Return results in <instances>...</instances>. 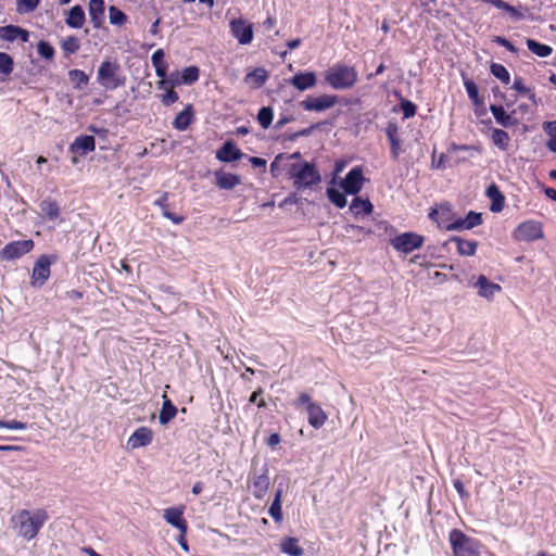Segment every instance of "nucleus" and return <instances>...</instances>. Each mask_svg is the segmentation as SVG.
Returning a JSON list of instances; mask_svg holds the SVG:
<instances>
[{"mask_svg":"<svg viewBox=\"0 0 556 556\" xmlns=\"http://www.w3.org/2000/svg\"><path fill=\"white\" fill-rule=\"evenodd\" d=\"M47 520L48 514L43 509H22L11 518L13 529L21 538L27 541L37 536Z\"/></svg>","mask_w":556,"mask_h":556,"instance_id":"1","label":"nucleus"},{"mask_svg":"<svg viewBox=\"0 0 556 556\" xmlns=\"http://www.w3.org/2000/svg\"><path fill=\"white\" fill-rule=\"evenodd\" d=\"M325 79L333 89L344 90L356 84L358 74L353 66L338 63L325 73Z\"/></svg>","mask_w":556,"mask_h":556,"instance_id":"2","label":"nucleus"},{"mask_svg":"<svg viewBox=\"0 0 556 556\" xmlns=\"http://www.w3.org/2000/svg\"><path fill=\"white\" fill-rule=\"evenodd\" d=\"M289 176L293 179V185L296 189L311 188L321 180L319 172L313 164L307 162L292 164L289 169Z\"/></svg>","mask_w":556,"mask_h":556,"instance_id":"3","label":"nucleus"},{"mask_svg":"<svg viewBox=\"0 0 556 556\" xmlns=\"http://www.w3.org/2000/svg\"><path fill=\"white\" fill-rule=\"evenodd\" d=\"M448 540L454 556H480L481 544L478 540L467 536L460 530L450 532Z\"/></svg>","mask_w":556,"mask_h":556,"instance_id":"4","label":"nucleus"},{"mask_svg":"<svg viewBox=\"0 0 556 556\" xmlns=\"http://www.w3.org/2000/svg\"><path fill=\"white\" fill-rule=\"evenodd\" d=\"M97 79L108 90H114L125 85V77L121 75L118 64L104 61L98 68Z\"/></svg>","mask_w":556,"mask_h":556,"instance_id":"5","label":"nucleus"},{"mask_svg":"<svg viewBox=\"0 0 556 556\" xmlns=\"http://www.w3.org/2000/svg\"><path fill=\"white\" fill-rule=\"evenodd\" d=\"M56 256H50L47 254L40 255L34 264L30 285L34 288L42 287L51 275V264L56 262Z\"/></svg>","mask_w":556,"mask_h":556,"instance_id":"6","label":"nucleus"},{"mask_svg":"<svg viewBox=\"0 0 556 556\" xmlns=\"http://www.w3.org/2000/svg\"><path fill=\"white\" fill-rule=\"evenodd\" d=\"M513 237L517 241L531 242L544 238L541 222L528 219L520 223L514 230Z\"/></svg>","mask_w":556,"mask_h":556,"instance_id":"7","label":"nucleus"},{"mask_svg":"<svg viewBox=\"0 0 556 556\" xmlns=\"http://www.w3.org/2000/svg\"><path fill=\"white\" fill-rule=\"evenodd\" d=\"M424 241V237L416 232H403L391 239L390 243L397 252L407 254L419 249Z\"/></svg>","mask_w":556,"mask_h":556,"instance_id":"8","label":"nucleus"},{"mask_svg":"<svg viewBox=\"0 0 556 556\" xmlns=\"http://www.w3.org/2000/svg\"><path fill=\"white\" fill-rule=\"evenodd\" d=\"M34 247L35 243L31 239L9 242L0 251V258L3 261L17 260L31 252Z\"/></svg>","mask_w":556,"mask_h":556,"instance_id":"9","label":"nucleus"},{"mask_svg":"<svg viewBox=\"0 0 556 556\" xmlns=\"http://www.w3.org/2000/svg\"><path fill=\"white\" fill-rule=\"evenodd\" d=\"M249 488L255 498L262 500L265 496L269 488V477L266 467L261 468L258 471L254 470L250 475Z\"/></svg>","mask_w":556,"mask_h":556,"instance_id":"10","label":"nucleus"},{"mask_svg":"<svg viewBox=\"0 0 556 556\" xmlns=\"http://www.w3.org/2000/svg\"><path fill=\"white\" fill-rule=\"evenodd\" d=\"M364 180L362 167L355 166L348 173L340 186L345 193L357 194L363 188Z\"/></svg>","mask_w":556,"mask_h":556,"instance_id":"11","label":"nucleus"},{"mask_svg":"<svg viewBox=\"0 0 556 556\" xmlns=\"http://www.w3.org/2000/svg\"><path fill=\"white\" fill-rule=\"evenodd\" d=\"M337 103V96L321 94L309 97L301 102V106L309 112H323L332 108Z\"/></svg>","mask_w":556,"mask_h":556,"instance_id":"12","label":"nucleus"},{"mask_svg":"<svg viewBox=\"0 0 556 556\" xmlns=\"http://www.w3.org/2000/svg\"><path fill=\"white\" fill-rule=\"evenodd\" d=\"M230 30L240 45H249L253 39V25L245 20L231 21Z\"/></svg>","mask_w":556,"mask_h":556,"instance_id":"13","label":"nucleus"},{"mask_svg":"<svg viewBox=\"0 0 556 556\" xmlns=\"http://www.w3.org/2000/svg\"><path fill=\"white\" fill-rule=\"evenodd\" d=\"M184 506L166 508L163 511V518L167 523L177 528L179 532L187 533L188 525L184 519Z\"/></svg>","mask_w":556,"mask_h":556,"instance_id":"14","label":"nucleus"},{"mask_svg":"<svg viewBox=\"0 0 556 556\" xmlns=\"http://www.w3.org/2000/svg\"><path fill=\"white\" fill-rule=\"evenodd\" d=\"M482 223V216L480 213H476L470 211L466 218H455L450 224V226H445L446 230H458V229H472L473 227L480 225Z\"/></svg>","mask_w":556,"mask_h":556,"instance_id":"15","label":"nucleus"},{"mask_svg":"<svg viewBox=\"0 0 556 556\" xmlns=\"http://www.w3.org/2000/svg\"><path fill=\"white\" fill-rule=\"evenodd\" d=\"M289 84L299 91H305L316 86L317 76L314 72H300L289 80Z\"/></svg>","mask_w":556,"mask_h":556,"instance_id":"16","label":"nucleus"},{"mask_svg":"<svg viewBox=\"0 0 556 556\" xmlns=\"http://www.w3.org/2000/svg\"><path fill=\"white\" fill-rule=\"evenodd\" d=\"M152 439V430L148 427H140L129 437L127 444L135 450L149 445Z\"/></svg>","mask_w":556,"mask_h":556,"instance_id":"17","label":"nucleus"},{"mask_svg":"<svg viewBox=\"0 0 556 556\" xmlns=\"http://www.w3.org/2000/svg\"><path fill=\"white\" fill-rule=\"evenodd\" d=\"M475 286L478 288V294L484 299L491 300L495 293L502 290L501 286L491 282L485 276L480 275Z\"/></svg>","mask_w":556,"mask_h":556,"instance_id":"18","label":"nucleus"},{"mask_svg":"<svg viewBox=\"0 0 556 556\" xmlns=\"http://www.w3.org/2000/svg\"><path fill=\"white\" fill-rule=\"evenodd\" d=\"M96 148V140L92 136H79L71 144V152L79 155H86L88 152L93 151Z\"/></svg>","mask_w":556,"mask_h":556,"instance_id":"19","label":"nucleus"},{"mask_svg":"<svg viewBox=\"0 0 556 556\" xmlns=\"http://www.w3.org/2000/svg\"><path fill=\"white\" fill-rule=\"evenodd\" d=\"M386 135L391 146V156L396 160L401 153L400 129L395 123L389 122Z\"/></svg>","mask_w":556,"mask_h":556,"instance_id":"20","label":"nucleus"},{"mask_svg":"<svg viewBox=\"0 0 556 556\" xmlns=\"http://www.w3.org/2000/svg\"><path fill=\"white\" fill-rule=\"evenodd\" d=\"M242 156L243 153L233 144L232 141H226L216 153V157L220 162L238 161Z\"/></svg>","mask_w":556,"mask_h":556,"instance_id":"21","label":"nucleus"},{"mask_svg":"<svg viewBox=\"0 0 556 556\" xmlns=\"http://www.w3.org/2000/svg\"><path fill=\"white\" fill-rule=\"evenodd\" d=\"M104 0L89 1V16L94 28H100L104 21Z\"/></svg>","mask_w":556,"mask_h":556,"instance_id":"22","label":"nucleus"},{"mask_svg":"<svg viewBox=\"0 0 556 556\" xmlns=\"http://www.w3.org/2000/svg\"><path fill=\"white\" fill-rule=\"evenodd\" d=\"M175 85H176L175 81L172 79L170 80L161 79L157 83V88L161 90H165V93L161 96V101L165 106L172 105L173 103L177 102L179 99L177 92L173 90V87Z\"/></svg>","mask_w":556,"mask_h":556,"instance_id":"23","label":"nucleus"},{"mask_svg":"<svg viewBox=\"0 0 556 556\" xmlns=\"http://www.w3.org/2000/svg\"><path fill=\"white\" fill-rule=\"evenodd\" d=\"M485 194L492 201L490 206L492 212L498 213L504 208L505 198L495 184H492L486 188Z\"/></svg>","mask_w":556,"mask_h":556,"instance_id":"24","label":"nucleus"},{"mask_svg":"<svg viewBox=\"0 0 556 556\" xmlns=\"http://www.w3.org/2000/svg\"><path fill=\"white\" fill-rule=\"evenodd\" d=\"M306 412L308 414V424L313 428L319 429L325 425V422L327 420V415L324 412V409L320 407V405H318V404L311 405L309 407H307Z\"/></svg>","mask_w":556,"mask_h":556,"instance_id":"25","label":"nucleus"},{"mask_svg":"<svg viewBox=\"0 0 556 556\" xmlns=\"http://www.w3.org/2000/svg\"><path fill=\"white\" fill-rule=\"evenodd\" d=\"M193 121V108L188 104L182 112H180L174 119L173 126L175 129L184 131Z\"/></svg>","mask_w":556,"mask_h":556,"instance_id":"26","label":"nucleus"},{"mask_svg":"<svg viewBox=\"0 0 556 556\" xmlns=\"http://www.w3.org/2000/svg\"><path fill=\"white\" fill-rule=\"evenodd\" d=\"M490 111L495 121L503 127H511L518 123V121L508 114L503 106L491 105Z\"/></svg>","mask_w":556,"mask_h":556,"instance_id":"27","label":"nucleus"},{"mask_svg":"<svg viewBox=\"0 0 556 556\" xmlns=\"http://www.w3.org/2000/svg\"><path fill=\"white\" fill-rule=\"evenodd\" d=\"M85 21V12L80 5H74L65 18L66 25L71 28H81Z\"/></svg>","mask_w":556,"mask_h":556,"instance_id":"28","label":"nucleus"},{"mask_svg":"<svg viewBox=\"0 0 556 556\" xmlns=\"http://www.w3.org/2000/svg\"><path fill=\"white\" fill-rule=\"evenodd\" d=\"M216 185L220 189L230 190L240 184V177L225 172L215 173Z\"/></svg>","mask_w":556,"mask_h":556,"instance_id":"29","label":"nucleus"},{"mask_svg":"<svg viewBox=\"0 0 556 556\" xmlns=\"http://www.w3.org/2000/svg\"><path fill=\"white\" fill-rule=\"evenodd\" d=\"M452 212L447 205H441L437 210H432L429 217L438 223V225L445 229V226H450L452 220Z\"/></svg>","mask_w":556,"mask_h":556,"instance_id":"30","label":"nucleus"},{"mask_svg":"<svg viewBox=\"0 0 556 556\" xmlns=\"http://www.w3.org/2000/svg\"><path fill=\"white\" fill-rule=\"evenodd\" d=\"M451 241L455 243L456 250L459 255L471 256L476 253L478 247L477 241L465 240L458 237L452 238Z\"/></svg>","mask_w":556,"mask_h":556,"instance_id":"31","label":"nucleus"},{"mask_svg":"<svg viewBox=\"0 0 556 556\" xmlns=\"http://www.w3.org/2000/svg\"><path fill=\"white\" fill-rule=\"evenodd\" d=\"M266 79H267V72H266V70H264L262 67L253 70L244 78L245 83L250 87L255 88V89L262 87L265 84Z\"/></svg>","mask_w":556,"mask_h":556,"instance_id":"32","label":"nucleus"},{"mask_svg":"<svg viewBox=\"0 0 556 556\" xmlns=\"http://www.w3.org/2000/svg\"><path fill=\"white\" fill-rule=\"evenodd\" d=\"M164 402L160 412L159 420L162 425L168 424L177 414V408L172 401L164 394Z\"/></svg>","mask_w":556,"mask_h":556,"instance_id":"33","label":"nucleus"},{"mask_svg":"<svg viewBox=\"0 0 556 556\" xmlns=\"http://www.w3.org/2000/svg\"><path fill=\"white\" fill-rule=\"evenodd\" d=\"M281 552L289 556H302L304 551L295 538H286L280 544Z\"/></svg>","mask_w":556,"mask_h":556,"instance_id":"34","label":"nucleus"},{"mask_svg":"<svg viewBox=\"0 0 556 556\" xmlns=\"http://www.w3.org/2000/svg\"><path fill=\"white\" fill-rule=\"evenodd\" d=\"M491 141L500 150L506 151L509 148L510 136L505 130L495 128L492 130Z\"/></svg>","mask_w":556,"mask_h":556,"instance_id":"35","label":"nucleus"},{"mask_svg":"<svg viewBox=\"0 0 556 556\" xmlns=\"http://www.w3.org/2000/svg\"><path fill=\"white\" fill-rule=\"evenodd\" d=\"M199 68L197 66H188L182 70L180 74V78L178 80H175L176 85H192L199 79Z\"/></svg>","mask_w":556,"mask_h":556,"instance_id":"36","label":"nucleus"},{"mask_svg":"<svg viewBox=\"0 0 556 556\" xmlns=\"http://www.w3.org/2000/svg\"><path fill=\"white\" fill-rule=\"evenodd\" d=\"M281 496H282V490L278 489L275 493V498L268 509L269 516L276 522H280L282 520Z\"/></svg>","mask_w":556,"mask_h":556,"instance_id":"37","label":"nucleus"},{"mask_svg":"<svg viewBox=\"0 0 556 556\" xmlns=\"http://www.w3.org/2000/svg\"><path fill=\"white\" fill-rule=\"evenodd\" d=\"M528 49L540 58H545L552 54L553 49L551 46L535 41L534 39H527Z\"/></svg>","mask_w":556,"mask_h":556,"instance_id":"38","label":"nucleus"},{"mask_svg":"<svg viewBox=\"0 0 556 556\" xmlns=\"http://www.w3.org/2000/svg\"><path fill=\"white\" fill-rule=\"evenodd\" d=\"M350 210L354 215L359 214H370L372 212V204L368 200H363L361 198L353 199Z\"/></svg>","mask_w":556,"mask_h":556,"instance_id":"39","label":"nucleus"},{"mask_svg":"<svg viewBox=\"0 0 556 556\" xmlns=\"http://www.w3.org/2000/svg\"><path fill=\"white\" fill-rule=\"evenodd\" d=\"M543 129L548 136V140L546 141L547 149L556 153V121L546 122L543 125Z\"/></svg>","mask_w":556,"mask_h":556,"instance_id":"40","label":"nucleus"},{"mask_svg":"<svg viewBox=\"0 0 556 556\" xmlns=\"http://www.w3.org/2000/svg\"><path fill=\"white\" fill-rule=\"evenodd\" d=\"M42 213L51 220L56 219L60 214V208L54 201L45 200L40 203Z\"/></svg>","mask_w":556,"mask_h":556,"instance_id":"41","label":"nucleus"},{"mask_svg":"<svg viewBox=\"0 0 556 556\" xmlns=\"http://www.w3.org/2000/svg\"><path fill=\"white\" fill-rule=\"evenodd\" d=\"M491 73L493 76H495L497 79H500L504 84H509L510 81V75L506 67L498 63H493L490 67Z\"/></svg>","mask_w":556,"mask_h":556,"instance_id":"42","label":"nucleus"},{"mask_svg":"<svg viewBox=\"0 0 556 556\" xmlns=\"http://www.w3.org/2000/svg\"><path fill=\"white\" fill-rule=\"evenodd\" d=\"M13 59L5 52H0V74L9 76L13 72Z\"/></svg>","mask_w":556,"mask_h":556,"instance_id":"43","label":"nucleus"},{"mask_svg":"<svg viewBox=\"0 0 556 556\" xmlns=\"http://www.w3.org/2000/svg\"><path fill=\"white\" fill-rule=\"evenodd\" d=\"M513 88L517 92L526 94L529 98V100L532 101L533 103H536V99H535L534 92L525 85L523 79L521 77H516L515 78L514 84H513Z\"/></svg>","mask_w":556,"mask_h":556,"instance_id":"44","label":"nucleus"},{"mask_svg":"<svg viewBox=\"0 0 556 556\" xmlns=\"http://www.w3.org/2000/svg\"><path fill=\"white\" fill-rule=\"evenodd\" d=\"M327 195H328V199L339 208H343L345 205H346V199H345V195L334 189V188H328L327 189Z\"/></svg>","mask_w":556,"mask_h":556,"instance_id":"45","label":"nucleus"},{"mask_svg":"<svg viewBox=\"0 0 556 556\" xmlns=\"http://www.w3.org/2000/svg\"><path fill=\"white\" fill-rule=\"evenodd\" d=\"M79 40L75 36H68L61 42V48L68 54L76 53L79 50Z\"/></svg>","mask_w":556,"mask_h":556,"instance_id":"46","label":"nucleus"},{"mask_svg":"<svg viewBox=\"0 0 556 556\" xmlns=\"http://www.w3.org/2000/svg\"><path fill=\"white\" fill-rule=\"evenodd\" d=\"M109 18H110L111 24L118 25V26H122L127 21L126 14L124 12H122L119 9H117L116 7H110Z\"/></svg>","mask_w":556,"mask_h":556,"instance_id":"47","label":"nucleus"},{"mask_svg":"<svg viewBox=\"0 0 556 556\" xmlns=\"http://www.w3.org/2000/svg\"><path fill=\"white\" fill-rule=\"evenodd\" d=\"M18 37V26L8 25L0 27V39L14 41Z\"/></svg>","mask_w":556,"mask_h":556,"instance_id":"48","label":"nucleus"},{"mask_svg":"<svg viewBox=\"0 0 556 556\" xmlns=\"http://www.w3.org/2000/svg\"><path fill=\"white\" fill-rule=\"evenodd\" d=\"M257 121L263 128H268L273 121V110L264 106L258 111Z\"/></svg>","mask_w":556,"mask_h":556,"instance_id":"49","label":"nucleus"},{"mask_svg":"<svg viewBox=\"0 0 556 556\" xmlns=\"http://www.w3.org/2000/svg\"><path fill=\"white\" fill-rule=\"evenodd\" d=\"M40 0H17V11L20 13H29L37 9Z\"/></svg>","mask_w":556,"mask_h":556,"instance_id":"50","label":"nucleus"},{"mask_svg":"<svg viewBox=\"0 0 556 556\" xmlns=\"http://www.w3.org/2000/svg\"><path fill=\"white\" fill-rule=\"evenodd\" d=\"M38 53L45 59H52L54 55L53 47L47 41H39L37 46Z\"/></svg>","mask_w":556,"mask_h":556,"instance_id":"51","label":"nucleus"},{"mask_svg":"<svg viewBox=\"0 0 556 556\" xmlns=\"http://www.w3.org/2000/svg\"><path fill=\"white\" fill-rule=\"evenodd\" d=\"M0 428L10 430H24L27 428V426L26 424L16 420L4 421L0 419Z\"/></svg>","mask_w":556,"mask_h":556,"instance_id":"52","label":"nucleus"},{"mask_svg":"<svg viewBox=\"0 0 556 556\" xmlns=\"http://www.w3.org/2000/svg\"><path fill=\"white\" fill-rule=\"evenodd\" d=\"M401 108L405 118L413 117L416 114V105L408 100L402 101Z\"/></svg>","mask_w":556,"mask_h":556,"instance_id":"53","label":"nucleus"},{"mask_svg":"<svg viewBox=\"0 0 556 556\" xmlns=\"http://www.w3.org/2000/svg\"><path fill=\"white\" fill-rule=\"evenodd\" d=\"M151 62L154 67L167 65L164 61V51L162 49L154 51L151 56Z\"/></svg>","mask_w":556,"mask_h":556,"instance_id":"54","label":"nucleus"},{"mask_svg":"<svg viewBox=\"0 0 556 556\" xmlns=\"http://www.w3.org/2000/svg\"><path fill=\"white\" fill-rule=\"evenodd\" d=\"M316 403H314L312 401V397L307 394V393H301L298 397V400L294 402V406L296 408L305 405L306 408L309 407L311 405H315Z\"/></svg>","mask_w":556,"mask_h":556,"instance_id":"55","label":"nucleus"},{"mask_svg":"<svg viewBox=\"0 0 556 556\" xmlns=\"http://www.w3.org/2000/svg\"><path fill=\"white\" fill-rule=\"evenodd\" d=\"M465 88L468 93V97L472 100H476L478 98V88L475 85V83L468 80L465 83Z\"/></svg>","mask_w":556,"mask_h":556,"instance_id":"56","label":"nucleus"},{"mask_svg":"<svg viewBox=\"0 0 556 556\" xmlns=\"http://www.w3.org/2000/svg\"><path fill=\"white\" fill-rule=\"evenodd\" d=\"M70 75L79 83L86 84L88 81L87 75L80 70L71 71Z\"/></svg>","mask_w":556,"mask_h":556,"instance_id":"57","label":"nucleus"},{"mask_svg":"<svg viewBox=\"0 0 556 556\" xmlns=\"http://www.w3.org/2000/svg\"><path fill=\"white\" fill-rule=\"evenodd\" d=\"M263 392V390L260 388L256 391H254L250 396V403H257L258 407H265L266 403L264 400L258 401L257 396Z\"/></svg>","mask_w":556,"mask_h":556,"instance_id":"58","label":"nucleus"},{"mask_svg":"<svg viewBox=\"0 0 556 556\" xmlns=\"http://www.w3.org/2000/svg\"><path fill=\"white\" fill-rule=\"evenodd\" d=\"M65 295L68 300H71L73 302H78L84 296L83 292H80L78 290H70L66 292Z\"/></svg>","mask_w":556,"mask_h":556,"instance_id":"59","label":"nucleus"},{"mask_svg":"<svg viewBox=\"0 0 556 556\" xmlns=\"http://www.w3.org/2000/svg\"><path fill=\"white\" fill-rule=\"evenodd\" d=\"M504 11L507 12L515 20L522 18V14L516 8L509 5L508 3L506 4V8L504 9Z\"/></svg>","mask_w":556,"mask_h":556,"instance_id":"60","label":"nucleus"},{"mask_svg":"<svg viewBox=\"0 0 556 556\" xmlns=\"http://www.w3.org/2000/svg\"><path fill=\"white\" fill-rule=\"evenodd\" d=\"M163 216L170 219L174 224L179 225L184 222V217L177 216L168 211L163 212Z\"/></svg>","mask_w":556,"mask_h":556,"instance_id":"61","label":"nucleus"},{"mask_svg":"<svg viewBox=\"0 0 556 556\" xmlns=\"http://www.w3.org/2000/svg\"><path fill=\"white\" fill-rule=\"evenodd\" d=\"M280 443V435L278 433H273L267 439V444L271 447L278 445Z\"/></svg>","mask_w":556,"mask_h":556,"instance_id":"62","label":"nucleus"},{"mask_svg":"<svg viewBox=\"0 0 556 556\" xmlns=\"http://www.w3.org/2000/svg\"><path fill=\"white\" fill-rule=\"evenodd\" d=\"M250 162L255 167H265L266 161L261 157L252 156L250 157Z\"/></svg>","mask_w":556,"mask_h":556,"instance_id":"63","label":"nucleus"},{"mask_svg":"<svg viewBox=\"0 0 556 556\" xmlns=\"http://www.w3.org/2000/svg\"><path fill=\"white\" fill-rule=\"evenodd\" d=\"M154 68H155L156 76L162 78V79H165L166 74H167V65H165V66H157V67H154Z\"/></svg>","mask_w":556,"mask_h":556,"instance_id":"64","label":"nucleus"}]
</instances>
